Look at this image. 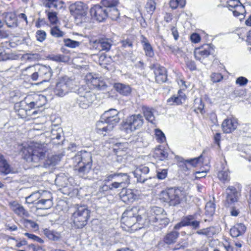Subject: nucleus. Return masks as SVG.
Listing matches in <instances>:
<instances>
[{"label":"nucleus","instance_id":"1","mask_svg":"<svg viewBox=\"0 0 251 251\" xmlns=\"http://www.w3.org/2000/svg\"><path fill=\"white\" fill-rule=\"evenodd\" d=\"M100 119L96 123V131L97 133L104 136L112 131L120 120L119 112L115 109H110L105 111Z\"/></svg>","mask_w":251,"mask_h":251},{"label":"nucleus","instance_id":"2","mask_svg":"<svg viewBox=\"0 0 251 251\" xmlns=\"http://www.w3.org/2000/svg\"><path fill=\"white\" fill-rule=\"evenodd\" d=\"M145 210L138 207H133L125 211L122 216V221L128 227H131L136 224L143 225L142 221L146 218Z\"/></svg>","mask_w":251,"mask_h":251},{"label":"nucleus","instance_id":"3","mask_svg":"<svg viewBox=\"0 0 251 251\" xmlns=\"http://www.w3.org/2000/svg\"><path fill=\"white\" fill-rule=\"evenodd\" d=\"M46 151V148L43 145L35 143L24 149V158L27 162H37L45 157Z\"/></svg>","mask_w":251,"mask_h":251},{"label":"nucleus","instance_id":"4","mask_svg":"<svg viewBox=\"0 0 251 251\" xmlns=\"http://www.w3.org/2000/svg\"><path fill=\"white\" fill-rule=\"evenodd\" d=\"M184 197L185 192L176 188H170L166 191H162L160 195V199L173 206L180 204Z\"/></svg>","mask_w":251,"mask_h":251},{"label":"nucleus","instance_id":"5","mask_svg":"<svg viewBox=\"0 0 251 251\" xmlns=\"http://www.w3.org/2000/svg\"><path fill=\"white\" fill-rule=\"evenodd\" d=\"M43 104H38L37 101H29L28 98H25L24 100L17 103L15 105L14 109L15 112L19 117L24 118H25L27 116L35 115L36 114V111H34L30 113V110L34 108H38L42 105Z\"/></svg>","mask_w":251,"mask_h":251},{"label":"nucleus","instance_id":"6","mask_svg":"<svg viewBox=\"0 0 251 251\" xmlns=\"http://www.w3.org/2000/svg\"><path fill=\"white\" fill-rule=\"evenodd\" d=\"M71 15L75 18L77 24L87 22L89 18L87 17L88 6L81 1H77L69 6Z\"/></svg>","mask_w":251,"mask_h":251},{"label":"nucleus","instance_id":"7","mask_svg":"<svg viewBox=\"0 0 251 251\" xmlns=\"http://www.w3.org/2000/svg\"><path fill=\"white\" fill-rule=\"evenodd\" d=\"M74 86V81L67 76L60 77L56 83L54 89L55 95L63 97L71 92Z\"/></svg>","mask_w":251,"mask_h":251},{"label":"nucleus","instance_id":"8","mask_svg":"<svg viewBox=\"0 0 251 251\" xmlns=\"http://www.w3.org/2000/svg\"><path fill=\"white\" fill-rule=\"evenodd\" d=\"M90 217V211L85 206H79L72 215L74 226L81 229L85 226Z\"/></svg>","mask_w":251,"mask_h":251},{"label":"nucleus","instance_id":"9","mask_svg":"<svg viewBox=\"0 0 251 251\" xmlns=\"http://www.w3.org/2000/svg\"><path fill=\"white\" fill-rule=\"evenodd\" d=\"M143 123L144 119L141 115H132L128 117L123 123L122 129L126 133H130L140 128Z\"/></svg>","mask_w":251,"mask_h":251},{"label":"nucleus","instance_id":"10","mask_svg":"<svg viewBox=\"0 0 251 251\" xmlns=\"http://www.w3.org/2000/svg\"><path fill=\"white\" fill-rule=\"evenodd\" d=\"M96 99V95L93 92L85 90L83 88H80L78 89V97L76 100L80 107L86 109L92 104Z\"/></svg>","mask_w":251,"mask_h":251},{"label":"nucleus","instance_id":"11","mask_svg":"<svg viewBox=\"0 0 251 251\" xmlns=\"http://www.w3.org/2000/svg\"><path fill=\"white\" fill-rule=\"evenodd\" d=\"M101 4L109 12V17L112 20H116L120 16V13L117 8L119 0H101Z\"/></svg>","mask_w":251,"mask_h":251},{"label":"nucleus","instance_id":"12","mask_svg":"<svg viewBox=\"0 0 251 251\" xmlns=\"http://www.w3.org/2000/svg\"><path fill=\"white\" fill-rule=\"evenodd\" d=\"M92 18L98 22H102L109 17V12L105 8L100 5H96L90 11Z\"/></svg>","mask_w":251,"mask_h":251},{"label":"nucleus","instance_id":"13","mask_svg":"<svg viewBox=\"0 0 251 251\" xmlns=\"http://www.w3.org/2000/svg\"><path fill=\"white\" fill-rule=\"evenodd\" d=\"M226 198L225 205L226 207L230 206L234 202L237 201L240 196V192L232 186H229L226 190Z\"/></svg>","mask_w":251,"mask_h":251},{"label":"nucleus","instance_id":"14","mask_svg":"<svg viewBox=\"0 0 251 251\" xmlns=\"http://www.w3.org/2000/svg\"><path fill=\"white\" fill-rule=\"evenodd\" d=\"M113 41L109 38H100L93 41V47L99 51H108L110 50Z\"/></svg>","mask_w":251,"mask_h":251},{"label":"nucleus","instance_id":"15","mask_svg":"<svg viewBox=\"0 0 251 251\" xmlns=\"http://www.w3.org/2000/svg\"><path fill=\"white\" fill-rule=\"evenodd\" d=\"M85 79L87 84L92 86L94 88H97L98 90H104L107 87L105 82L100 80L95 75L88 74L85 76Z\"/></svg>","mask_w":251,"mask_h":251},{"label":"nucleus","instance_id":"16","mask_svg":"<svg viewBox=\"0 0 251 251\" xmlns=\"http://www.w3.org/2000/svg\"><path fill=\"white\" fill-rule=\"evenodd\" d=\"M226 3L234 16L238 17L245 13V7L240 0H227Z\"/></svg>","mask_w":251,"mask_h":251},{"label":"nucleus","instance_id":"17","mask_svg":"<svg viewBox=\"0 0 251 251\" xmlns=\"http://www.w3.org/2000/svg\"><path fill=\"white\" fill-rule=\"evenodd\" d=\"M77 161L78 165H92V154L86 151H81L77 153L74 157Z\"/></svg>","mask_w":251,"mask_h":251},{"label":"nucleus","instance_id":"18","mask_svg":"<svg viewBox=\"0 0 251 251\" xmlns=\"http://www.w3.org/2000/svg\"><path fill=\"white\" fill-rule=\"evenodd\" d=\"M149 171L148 167L141 165L136 168L133 172V174L138 182L144 183L148 178V174Z\"/></svg>","mask_w":251,"mask_h":251},{"label":"nucleus","instance_id":"19","mask_svg":"<svg viewBox=\"0 0 251 251\" xmlns=\"http://www.w3.org/2000/svg\"><path fill=\"white\" fill-rule=\"evenodd\" d=\"M211 51L210 45H205L195 49L194 51L195 57L197 60L202 63L203 59L210 55Z\"/></svg>","mask_w":251,"mask_h":251},{"label":"nucleus","instance_id":"20","mask_svg":"<svg viewBox=\"0 0 251 251\" xmlns=\"http://www.w3.org/2000/svg\"><path fill=\"white\" fill-rule=\"evenodd\" d=\"M238 122L235 118H227L224 120L222 124V128L225 133H230L237 127Z\"/></svg>","mask_w":251,"mask_h":251},{"label":"nucleus","instance_id":"21","mask_svg":"<svg viewBox=\"0 0 251 251\" xmlns=\"http://www.w3.org/2000/svg\"><path fill=\"white\" fill-rule=\"evenodd\" d=\"M92 165H78L77 170L78 175L79 176L86 178L90 179L92 177L91 174L93 172L92 169Z\"/></svg>","mask_w":251,"mask_h":251},{"label":"nucleus","instance_id":"22","mask_svg":"<svg viewBox=\"0 0 251 251\" xmlns=\"http://www.w3.org/2000/svg\"><path fill=\"white\" fill-rule=\"evenodd\" d=\"M122 200L126 203L133 202L136 198V195L131 189H123L120 193Z\"/></svg>","mask_w":251,"mask_h":251},{"label":"nucleus","instance_id":"23","mask_svg":"<svg viewBox=\"0 0 251 251\" xmlns=\"http://www.w3.org/2000/svg\"><path fill=\"white\" fill-rule=\"evenodd\" d=\"M179 236V233L176 230H173L166 233L164 236L162 242L167 245L175 244Z\"/></svg>","mask_w":251,"mask_h":251},{"label":"nucleus","instance_id":"24","mask_svg":"<svg viewBox=\"0 0 251 251\" xmlns=\"http://www.w3.org/2000/svg\"><path fill=\"white\" fill-rule=\"evenodd\" d=\"M246 226L242 223L235 224L230 230V234L233 237L242 235L246 231Z\"/></svg>","mask_w":251,"mask_h":251},{"label":"nucleus","instance_id":"25","mask_svg":"<svg viewBox=\"0 0 251 251\" xmlns=\"http://www.w3.org/2000/svg\"><path fill=\"white\" fill-rule=\"evenodd\" d=\"M114 88L120 94L124 96H129L131 93V88L129 85L121 83H116L114 85Z\"/></svg>","mask_w":251,"mask_h":251},{"label":"nucleus","instance_id":"26","mask_svg":"<svg viewBox=\"0 0 251 251\" xmlns=\"http://www.w3.org/2000/svg\"><path fill=\"white\" fill-rule=\"evenodd\" d=\"M196 215H190L183 218L181 221L184 226H192L195 229L199 228L200 222L196 220Z\"/></svg>","mask_w":251,"mask_h":251},{"label":"nucleus","instance_id":"27","mask_svg":"<svg viewBox=\"0 0 251 251\" xmlns=\"http://www.w3.org/2000/svg\"><path fill=\"white\" fill-rule=\"evenodd\" d=\"M43 82L49 81L52 75V71L49 66L41 65L39 67Z\"/></svg>","mask_w":251,"mask_h":251},{"label":"nucleus","instance_id":"28","mask_svg":"<svg viewBox=\"0 0 251 251\" xmlns=\"http://www.w3.org/2000/svg\"><path fill=\"white\" fill-rule=\"evenodd\" d=\"M156 81L158 83L165 82L167 80L166 70L163 67H158L154 70Z\"/></svg>","mask_w":251,"mask_h":251},{"label":"nucleus","instance_id":"29","mask_svg":"<svg viewBox=\"0 0 251 251\" xmlns=\"http://www.w3.org/2000/svg\"><path fill=\"white\" fill-rule=\"evenodd\" d=\"M142 38L141 43L146 55L150 57H152L154 55L152 47L145 36H142Z\"/></svg>","mask_w":251,"mask_h":251},{"label":"nucleus","instance_id":"30","mask_svg":"<svg viewBox=\"0 0 251 251\" xmlns=\"http://www.w3.org/2000/svg\"><path fill=\"white\" fill-rule=\"evenodd\" d=\"M152 221L154 222L156 224V226H160L159 228L165 227L169 223V219L167 217H165L164 215H157L154 217L152 218Z\"/></svg>","mask_w":251,"mask_h":251},{"label":"nucleus","instance_id":"31","mask_svg":"<svg viewBox=\"0 0 251 251\" xmlns=\"http://www.w3.org/2000/svg\"><path fill=\"white\" fill-rule=\"evenodd\" d=\"M11 205L12 210L15 214L20 216L28 217L29 213L21 205L14 202Z\"/></svg>","mask_w":251,"mask_h":251},{"label":"nucleus","instance_id":"32","mask_svg":"<svg viewBox=\"0 0 251 251\" xmlns=\"http://www.w3.org/2000/svg\"><path fill=\"white\" fill-rule=\"evenodd\" d=\"M178 94L177 96H173L169 99L168 102L170 103V104L176 105L183 103L186 99L185 95L180 90L178 91Z\"/></svg>","mask_w":251,"mask_h":251},{"label":"nucleus","instance_id":"33","mask_svg":"<svg viewBox=\"0 0 251 251\" xmlns=\"http://www.w3.org/2000/svg\"><path fill=\"white\" fill-rule=\"evenodd\" d=\"M4 21L9 27H15L18 25L17 19L15 15L11 13H7L5 15Z\"/></svg>","mask_w":251,"mask_h":251},{"label":"nucleus","instance_id":"34","mask_svg":"<svg viewBox=\"0 0 251 251\" xmlns=\"http://www.w3.org/2000/svg\"><path fill=\"white\" fill-rule=\"evenodd\" d=\"M92 56L97 57L98 58V62L101 66L104 68H106V65L110 64L112 61L111 57H107L105 53H101L99 55L93 54Z\"/></svg>","mask_w":251,"mask_h":251},{"label":"nucleus","instance_id":"35","mask_svg":"<svg viewBox=\"0 0 251 251\" xmlns=\"http://www.w3.org/2000/svg\"><path fill=\"white\" fill-rule=\"evenodd\" d=\"M115 181L120 183L123 187L126 188V185L129 183V176L126 173L117 174Z\"/></svg>","mask_w":251,"mask_h":251},{"label":"nucleus","instance_id":"36","mask_svg":"<svg viewBox=\"0 0 251 251\" xmlns=\"http://www.w3.org/2000/svg\"><path fill=\"white\" fill-rule=\"evenodd\" d=\"M45 193H47V191H42V193L39 191L34 192L25 198L26 202L29 204L33 203L37 200L42 197Z\"/></svg>","mask_w":251,"mask_h":251},{"label":"nucleus","instance_id":"37","mask_svg":"<svg viewBox=\"0 0 251 251\" xmlns=\"http://www.w3.org/2000/svg\"><path fill=\"white\" fill-rule=\"evenodd\" d=\"M64 2L60 0H46L45 6L48 8L53 7L56 9H61L63 7Z\"/></svg>","mask_w":251,"mask_h":251},{"label":"nucleus","instance_id":"38","mask_svg":"<svg viewBox=\"0 0 251 251\" xmlns=\"http://www.w3.org/2000/svg\"><path fill=\"white\" fill-rule=\"evenodd\" d=\"M142 110L146 120L151 123H153L155 117L152 108L146 106H143Z\"/></svg>","mask_w":251,"mask_h":251},{"label":"nucleus","instance_id":"39","mask_svg":"<svg viewBox=\"0 0 251 251\" xmlns=\"http://www.w3.org/2000/svg\"><path fill=\"white\" fill-rule=\"evenodd\" d=\"M196 233L199 235H202L206 237H211L216 233V230L214 227L209 226L205 228L197 230Z\"/></svg>","mask_w":251,"mask_h":251},{"label":"nucleus","instance_id":"40","mask_svg":"<svg viewBox=\"0 0 251 251\" xmlns=\"http://www.w3.org/2000/svg\"><path fill=\"white\" fill-rule=\"evenodd\" d=\"M44 233L50 240L53 241H58L61 237L59 232L47 228L44 230Z\"/></svg>","mask_w":251,"mask_h":251},{"label":"nucleus","instance_id":"41","mask_svg":"<svg viewBox=\"0 0 251 251\" xmlns=\"http://www.w3.org/2000/svg\"><path fill=\"white\" fill-rule=\"evenodd\" d=\"M10 172L11 168L6 160L4 158L0 160V173L5 175Z\"/></svg>","mask_w":251,"mask_h":251},{"label":"nucleus","instance_id":"42","mask_svg":"<svg viewBox=\"0 0 251 251\" xmlns=\"http://www.w3.org/2000/svg\"><path fill=\"white\" fill-rule=\"evenodd\" d=\"M60 160V158L58 155H52L49 157L44 163V166L46 168L50 166H55Z\"/></svg>","mask_w":251,"mask_h":251},{"label":"nucleus","instance_id":"43","mask_svg":"<svg viewBox=\"0 0 251 251\" xmlns=\"http://www.w3.org/2000/svg\"><path fill=\"white\" fill-rule=\"evenodd\" d=\"M168 156V153L165 150L157 148L155 149L154 156L160 160L166 159Z\"/></svg>","mask_w":251,"mask_h":251},{"label":"nucleus","instance_id":"44","mask_svg":"<svg viewBox=\"0 0 251 251\" xmlns=\"http://www.w3.org/2000/svg\"><path fill=\"white\" fill-rule=\"evenodd\" d=\"M200 159V157L195 158L193 159H191L189 160H185L183 162H181L179 163V166H182L184 170H188L190 168L187 165V163H189L190 165L192 166H196L198 164Z\"/></svg>","mask_w":251,"mask_h":251},{"label":"nucleus","instance_id":"45","mask_svg":"<svg viewBox=\"0 0 251 251\" xmlns=\"http://www.w3.org/2000/svg\"><path fill=\"white\" fill-rule=\"evenodd\" d=\"M17 58V55L7 53L5 50H0V61L16 59Z\"/></svg>","mask_w":251,"mask_h":251},{"label":"nucleus","instance_id":"46","mask_svg":"<svg viewBox=\"0 0 251 251\" xmlns=\"http://www.w3.org/2000/svg\"><path fill=\"white\" fill-rule=\"evenodd\" d=\"M36 204L37 205L42 204L43 205L40 208L44 209H48L51 207L52 202L50 198L44 199L42 198L39 200Z\"/></svg>","mask_w":251,"mask_h":251},{"label":"nucleus","instance_id":"47","mask_svg":"<svg viewBox=\"0 0 251 251\" xmlns=\"http://www.w3.org/2000/svg\"><path fill=\"white\" fill-rule=\"evenodd\" d=\"M63 130L62 128L57 127L56 128H52L51 130L50 138L52 140L55 139L59 140L62 137Z\"/></svg>","mask_w":251,"mask_h":251},{"label":"nucleus","instance_id":"48","mask_svg":"<svg viewBox=\"0 0 251 251\" xmlns=\"http://www.w3.org/2000/svg\"><path fill=\"white\" fill-rule=\"evenodd\" d=\"M205 214L209 216H212L215 211V204L211 201L207 202L205 205Z\"/></svg>","mask_w":251,"mask_h":251},{"label":"nucleus","instance_id":"49","mask_svg":"<svg viewBox=\"0 0 251 251\" xmlns=\"http://www.w3.org/2000/svg\"><path fill=\"white\" fill-rule=\"evenodd\" d=\"M145 8L147 12L149 14H152L156 8L155 0H148L145 6Z\"/></svg>","mask_w":251,"mask_h":251},{"label":"nucleus","instance_id":"50","mask_svg":"<svg viewBox=\"0 0 251 251\" xmlns=\"http://www.w3.org/2000/svg\"><path fill=\"white\" fill-rule=\"evenodd\" d=\"M186 3L185 0H171L170 1V6L172 9H176L178 6L183 8Z\"/></svg>","mask_w":251,"mask_h":251},{"label":"nucleus","instance_id":"51","mask_svg":"<svg viewBox=\"0 0 251 251\" xmlns=\"http://www.w3.org/2000/svg\"><path fill=\"white\" fill-rule=\"evenodd\" d=\"M218 176L219 179L225 183L229 180V173L227 171H221L219 172Z\"/></svg>","mask_w":251,"mask_h":251},{"label":"nucleus","instance_id":"52","mask_svg":"<svg viewBox=\"0 0 251 251\" xmlns=\"http://www.w3.org/2000/svg\"><path fill=\"white\" fill-rule=\"evenodd\" d=\"M51 59L56 62H67L69 60V57L67 55L60 54L52 56Z\"/></svg>","mask_w":251,"mask_h":251},{"label":"nucleus","instance_id":"53","mask_svg":"<svg viewBox=\"0 0 251 251\" xmlns=\"http://www.w3.org/2000/svg\"><path fill=\"white\" fill-rule=\"evenodd\" d=\"M51 35L56 38H59L63 36L64 33L61 31L57 26H54L50 29Z\"/></svg>","mask_w":251,"mask_h":251},{"label":"nucleus","instance_id":"54","mask_svg":"<svg viewBox=\"0 0 251 251\" xmlns=\"http://www.w3.org/2000/svg\"><path fill=\"white\" fill-rule=\"evenodd\" d=\"M40 72L38 68V69L31 75V78L33 81H37L38 83H43L44 82L41 77V75H40Z\"/></svg>","mask_w":251,"mask_h":251},{"label":"nucleus","instance_id":"55","mask_svg":"<svg viewBox=\"0 0 251 251\" xmlns=\"http://www.w3.org/2000/svg\"><path fill=\"white\" fill-rule=\"evenodd\" d=\"M65 45L68 47L75 48L78 47L80 43L77 41L72 40L70 39H66L64 40Z\"/></svg>","mask_w":251,"mask_h":251},{"label":"nucleus","instance_id":"56","mask_svg":"<svg viewBox=\"0 0 251 251\" xmlns=\"http://www.w3.org/2000/svg\"><path fill=\"white\" fill-rule=\"evenodd\" d=\"M122 47L125 48L133 47V39L131 38H127L126 39H124L121 41Z\"/></svg>","mask_w":251,"mask_h":251},{"label":"nucleus","instance_id":"57","mask_svg":"<svg viewBox=\"0 0 251 251\" xmlns=\"http://www.w3.org/2000/svg\"><path fill=\"white\" fill-rule=\"evenodd\" d=\"M210 79L214 83L219 82L223 79V75L220 73H213L210 75Z\"/></svg>","mask_w":251,"mask_h":251},{"label":"nucleus","instance_id":"58","mask_svg":"<svg viewBox=\"0 0 251 251\" xmlns=\"http://www.w3.org/2000/svg\"><path fill=\"white\" fill-rule=\"evenodd\" d=\"M47 34L45 31L39 30L36 31V37L37 41L42 42L46 39Z\"/></svg>","mask_w":251,"mask_h":251},{"label":"nucleus","instance_id":"59","mask_svg":"<svg viewBox=\"0 0 251 251\" xmlns=\"http://www.w3.org/2000/svg\"><path fill=\"white\" fill-rule=\"evenodd\" d=\"M25 235L33 241H36L41 244L44 243V240L42 239L33 234L26 232L25 233Z\"/></svg>","mask_w":251,"mask_h":251},{"label":"nucleus","instance_id":"60","mask_svg":"<svg viewBox=\"0 0 251 251\" xmlns=\"http://www.w3.org/2000/svg\"><path fill=\"white\" fill-rule=\"evenodd\" d=\"M194 106L201 113L204 109V104L201 99H196L195 100Z\"/></svg>","mask_w":251,"mask_h":251},{"label":"nucleus","instance_id":"61","mask_svg":"<svg viewBox=\"0 0 251 251\" xmlns=\"http://www.w3.org/2000/svg\"><path fill=\"white\" fill-rule=\"evenodd\" d=\"M167 175V170L166 169H158L157 172V177L159 179L165 178Z\"/></svg>","mask_w":251,"mask_h":251},{"label":"nucleus","instance_id":"62","mask_svg":"<svg viewBox=\"0 0 251 251\" xmlns=\"http://www.w3.org/2000/svg\"><path fill=\"white\" fill-rule=\"evenodd\" d=\"M155 135L157 137L159 142L161 143L164 142L166 140L165 134L160 129H155Z\"/></svg>","mask_w":251,"mask_h":251},{"label":"nucleus","instance_id":"63","mask_svg":"<svg viewBox=\"0 0 251 251\" xmlns=\"http://www.w3.org/2000/svg\"><path fill=\"white\" fill-rule=\"evenodd\" d=\"M248 82V80L245 77L240 76L236 80V84L240 86H245Z\"/></svg>","mask_w":251,"mask_h":251},{"label":"nucleus","instance_id":"64","mask_svg":"<svg viewBox=\"0 0 251 251\" xmlns=\"http://www.w3.org/2000/svg\"><path fill=\"white\" fill-rule=\"evenodd\" d=\"M24 223L25 226L29 225L31 227H32L33 229H38V224L31 220L25 219L24 221Z\"/></svg>","mask_w":251,"mask_h":251}]
</instances>
